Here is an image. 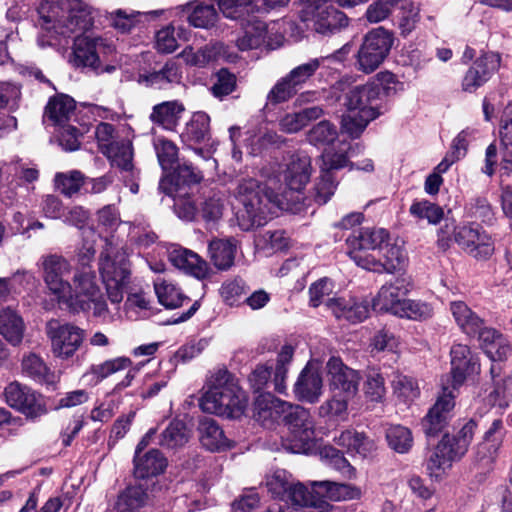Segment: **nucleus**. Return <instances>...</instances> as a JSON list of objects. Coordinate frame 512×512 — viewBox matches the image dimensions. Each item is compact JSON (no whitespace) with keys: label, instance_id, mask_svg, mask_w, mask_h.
I'll return each instance as SVG.
<instances>
[{"label":"nucleus","instance_id":"f257e3e1","mask_svg":"<svg viewBox=\"0 0 512 512\" xmlns=\"http://www.w3.org/2000/svg\"><path fill=\"white\" fill-rule=\"evenodd\" d=\"M312 174L310 157L294 152L283 157L282 163L268 176L266 184L255 179H244L238 185V196L243 208L237 212L241 230L250 231L262 226L280 205L279 194L283 185L292 191L305 188Z\"/></svg>","mask_w":512,"mask_h":512},{"label":"nucleus","instance_id":"f03ea898","mask_svg":"<svg viewBox=\"0 0 512 512\" xmlns=\"http://www.w3.org/2000/svg\"><path fill=\"white\" fill-rule=\"evenodd\" d=\"M38 14L45 29L65 37L87 31L94 22V9L83 0H44Z\"/></svg>","mask_w":512,"mask_h":512},{"label":"nucleus","instance_id":"7ed1b4c3","mask_svg":"<svg viewBox=\"0 0 512 512\" xmlns=\"http://www.w3.org/2000/svg\"><path fill=\"white\" fill-rule=\"evenodd\" d=\"M202 411L225 418H239L247 407V396L236 379L225 369L215 371L200 399Z\"/></svg>","mask_w":512,"mask_h":512},{"label":"nucleus","instance_id":"20e7f679","mask_svg":"<svg viewBox=\"0 0 512 512\" xmlns=\"http://www.w3.org/2000/svg\"><path fill=\"white\" fill-rule=\"evenodd\" d=\"M65 302L74 312L93 310L96 317L106 318L108 308L104 300L97 277L91 267L83 265L73 276L71 290Z\"/></svg>","mask_w":512,"mask_h":512},{"label":"nucleus","instance_id":"39448f33","mask_svg":"<svg viewBox=\"0 0 512 512\" xmlns=\"http://www.w3.org/2000/svg\"><path fill=\"white\" fill-rule=\"evenodd\" d=\"M99 272L109 300L112 304H120L131 274L126 251L107 242L99 257Z\"/></svg>","mask_w":512,"mask_h":512},{"label":"nucleus","instance_id":"423d86ee","mask_svg":"<svg viewBox=\"0 0 512 512\" xmlns=\"http://www.w3.org/2000/svg\"><path fill=\"white\" fill-rule=\"evenodd\" d=\"M302 20L308 29L317 34H335L348 25L346 15L337 9L331 0H304Z\"/></svg>","mask_w":512,"mask_h":512},{"label":"nucleus","instance_id":"0eeeda50","mask_svg":"<svg viewBox=\"0 0 512 512\" xmlns=\"http://www.w3.org/2000/svg\"><path fill=\"white\" fill-rule=\"evenodd\" d=\"M283 422L289 432L282 442L283 448L291 453L307 452L314 440V421L309 411L289 403Z\"/></svg>","mask_w":512,"mask_h":512},{"label":"nucleus","instance_id":"6e6552de","mask_svg":"<svg viewBox=\"0 0 512 512\" xmlns=\"http://www.w3.org/2000/svg\"><path fill=\"white\" fill-rule=\"evenodd\" d=\"M379 252L381 256L378 259L356 254L354 262L365 270L379 274H395L405 270L408 265L405 243L399 238H390Z\"/></svg>","mask_w":512,"mask_h":512},{"label":"nucleus","instance_id":"1a4fd4ad","mask_svg":"<svg viewBox=\"0 0 512 512\" xmlns=\"http://www.w3.org/2000/svg\"><path fill=\"white\" fill-rule=\"evenodd\" d=\"M393 45V35L383 27L369 31L357 54L358 69L364 73L374 72L388 56Z\"/></svg>","mask_w":512,"mask_h":512},{"label":"nucleus","instance_id":"9d476101","mask_svg":"<svg viewBox=\"0 0 512 512\" xmlns=\"http://www.w3.org/2000/svg\"><path fill=\"white\" fill-rule=\"evenodd\" d=\"M46 334L51 342L52 354L61 360L72 358L82 346L85 330L72 323L51 320L46 325Z\"/></svg>","mask_w":512,"mask_h":512},{"label":"nucleus","instance_id":"9b49d317","mask_svg":"<svg viewBox=\"0 0 512 512\" xmlns=\"http://www.w3.org/2000/svg\"><path fill=\"white\" fill-rule=\"evenodd\" d=\"M453 238L465 252L476 259H488L494 253V241L477 224L453 227Z\"/></svg>","mask_w":512,"mask_h":512},{"label":"nucleus","instance_id":"f8f14e48","mask_svg":"<svg viewBox=\"0 0 512 512\" xmlns=\"http://www.w3.org/2000/svg\"><path fill=\"white\" fill-rule=\"evenodd\" d=\"M411 289V283L403 275L384 283L372 299V308L380 313L397 316L403 311V304Z\"/></svg>","mask_w":512,"mask_h":512},{"label":"nucleus","instance_id":"ddd939ff","mask_svg":"<svg viewBox=\"0 0 512 512\" xmlns=\"http://www.w3.org/2000/svg\"><path fill=\"white\" fill-rule=\"evenodd\" d=\"M43 280L47 288L59 301L66 299L71 290V284L64 279L71 272L70 262L59 254H47L40 258Z\"/></svg>","mask_w":512,"mask_h":512},{"label":"nucleus","instance_id":"4468645a","mask_svg":"<svg viewBox=\"0 0 512 512\" xmlns=\"http://www.w3.org/2000/svg\"><path fill=\"white\" fill-rule=\"evenodd\" d=\"M455 397L452 389L443 388L422 420V427L427 436H436L449 425L454 416Z\"/></svg>","mask_w":512,"mask_h":512},{"label":"nucleus","instance_id":"2eb2a0df","mask_svg":"<svg viewBox=\"0 0 512 512\" xmlns=\"http://www.w3.org/2000/svg\"><path fill=\"white\" fill-rule=\"evenodd\" d=\"M4 396L10 407L28 417H38L46 412L41 396L17 381L6 386Z\"/></svg>","mask_w":512,"mask_h":512},{"label":"nucleus","instance_id":"dca6fc26","mask_svg":"<svg viewBox=\"0 0 512 512\" xmlns=\"http://www.w3.org/2000/svg\"><path fill=\"white\" fill-rule=\"evenodd\" d=\"M390 238L389 232L384 228H366L354 232L347 238L348 255L353 261L356 254L364 258L375 257L367 251L376 249L380 251Z\"/></svg>","mask_w":512,"mask_h":512},{"label":"nucleus","instance_id":"f3484780","mask_svg":"<svg viewBox=\"0 0 512 512\" xmlns=\"http://www.w3.org/2000/svg\"><path fill=\"white\" fill-rule=\"evenodd\" d=\"M326 367L331 389L338 390L347 397H353L357 393L360 376L356 370L345 365L338 357H331Z\"/></svg>","mask_w":512,"mask_h":512},{"label":"nucleus","instance_id":"a211bd4d","mask_svg":"<svg viewBox=\"0 0 512 512\" xmlns=\"http://www.w3.org/2000/svg\"><path fill=\"white\" fill-rule=\"evenodd\" d=\"M500 61V55L493 52L485 53L479 57L463 77V91L472 93L484 85L499 68Z\"/></svg>","mask_w":512,"mask_h":512},{"label":"nucleus","instance_id":"6ab92c4d","mask_svg":"<svg viewBox=\"0 0 512 512\" xmlns=\"http://www.w3.org/2000/svg\"><path fill=\"white\" fill-rule=\"evenodd\" d=\"M104 48L101 38L77 36L74 41L70 62L75 67L90 68L98 71L100 68V50Z\"/></svg>","mask_w":512,"mask_h":512},{"label":"nucleus","instance_id":"aec40b11","mask_svg":"<svg viewBox=\"0 0 512 512\" xmlns=\"http://www.w3.org/2000/svg\"><path fill=\"white\" fill-rule=\"evenodd\" d=\"M322 388L323 379L320 370L316 365L307 363L294 384L295 397L300 401L315 403L322 395Z\"/></svg>","mask_w":512,"mask_h":512},{"label":"nucleus","instance_id":"412c9836","mask_svg":"<svg viewBox=\"0 0 512 512\" xmlns=\"http://www.w3.org/2000/svg\"><path fill=\"white\" fill-rule=\"evenodd\" d=\"M326 306L337 319H344L351 323L362 322L369 315L367 301L351 296L329 298Z\"/></svg>","mask_w":512,"mask_h":512},{"label":"nucleus","instance_id":"4be33fe9","mask_svg":"<svg viewBox=\"0 0 512 512\" xmlns=\"http://www.w3.org/2000/svg\"><path fill=\"white\" fill-rule=\"evenodd\" d=\"M289 403L270 393L260 394L254 403V418L262 426L272 427L279 419L283 420Z\"/></svg>","mask_w":512,"mask_h":512},{"label":"nucleus","instance_id":"5701e85b","mask_svg":"<svg viewBox=\"0 0 512 512\" xmlns=\"http://www.w3.org/2000/svg\"><path fill=\"white\" fill-rule=\"evenodd\" d=\"M451 376L452 386L456 389L466 379V377L479 368L477 358H475L467 345L455 344L451 351Z\"/></svg>","mask_w":512,"mask_h":512},{"label":"nucleus","instance_id":"b1692460","mask_svg":"<svg viewBox=\"0 0 512 512\" xmlns=\"http://www.w3.org/2000/svg\"><path fill=\"white\" fill-rule=\"evenodd\" d=\"M243 34L236 40L237 47L242 51L260 47L266 39L267 27L257 14L239 21Z\"/></svg>","mask_w":512,"mask_h":512},{"label":"nucleus","instance_id":"393cba45","mask_svg":"<svg viewBox=\"0 0 512 512\" xmlns=\"http://www.w3.org/2000/svg\"><path fill=\"white\" fill-rule=\"evenodd\" d=\"M461 458L452 447L449 434H445L427 460V470L430 476L440 477L451 466V463Z\"/></svg>","mask_w":512,"mask_h":512},{"label":"nucleus","instance_id":"a878e982","mask_svg":"<svg viewBox=\"0 0 512 512\" xmlns=\"http://www.w3.org/2000/svg\"><path fill=\"white\" fill-rule=\"evenodd\" d=\"M314 492L331 501H347L359 499L362 491L352 484L337 483L332 481H313L310 483Z\"/></svg>","mask_w":512,"mask_h":512},{"label":"nucleus","instance_id":"bb28decb","mask_svg":"<svg viewBox=\"0 0 512 512\" xmlns=\"http://www.w3.org/2000/svg\"><path fill=\"white\" fill-rule=\"evenodd\" d=\"M238 250V242L234 238L213 239L208 246L210 260L218 270L230 269Z\"/></svg>","mask_w":512,"mask_h":512},{"label":"nucleus","instance_id":"cd10ccee","mask_svg":"<svg viewBox=\"0 0 512 512\" xmlns=\"http://www.w3.org/2000/svg\"><path fill=\"white\" fill-rule=\"evenodd\" d=\"M284 500L305 507L306 509L302 512H334L331 505L320 501L302 483H292Z\"/></svg>","mask_w":512,"mask_h":512},{"label":"nucleus","instance_id":"c85d7f7f","mask_svg":"<svg viewBox=\"0 0 512 512\" xmlns=\"http://www.w3.org/2000/svg\"><path fill=\"white\" fill-rule=\"evenodd\" d=\"M450 312L460 330L468 336H476V333L485 325L484 319L464 301H452Z\"/></svg>","mask_w":512,"mask_h":512},{"label":"nucleus","instance_id":"c756f323","mask_svg":"<svg viewBox=\"0 0 512 512\" xmlns=\"http://www.w3.org/2000/svg\"><path fill=\"white\" fill-rule=\"evenodd\" d=\"M25 324L17 311L10 307L0 310V334L13 346L21 344L24 336Z\"/></svg>","mask_w":512,"mask_h":512},{"label":"nucleus","instance_id":"7c9ffc66","mask_svg":"<svg viewBox=\"0 0 512 512\" xmlns=\"http://www.w3.org/2000/svg\"><path fill=\"white\" fill-rule=\"evenodd\" d=\"M185 111L184 105L177 100L166 101L153 107L150 119L166 130L173 131Z\"/></svg>","mask_w":512,"mask_h":512},{"label":"nucleus","instance_id":"2f4dec72","mask_svg":"<svg viewBox=\"0 0 512 512\" xmlns=\"http://www.w3.org/2000/svg\"><path fill=\"white\" fill-rule=\"evenodd\" d=\"M167 460L157 449H151L143 455L134 457V474L137 478L157 476L164 472Z\"/></svg>","mask_w":512,"mask_h":512},{"label":"nucleus","instance_id":"473e14b6","mask_svg":"<svg viewBox=\"0 0 512 512\" xmlns=\"http://www.w3.org/2000/svg\"><path fill=\"white\" fill-rule=\"evenodd\" d=\"M170 259L175 267L182 269L199 279L205 278L208 275V263L191 250H174L170 254Z\"/></svg>","mask_w":512,"mask_h":512},{"label":"nucleus","instance_id":"72a5a7b5","mask_svg":"<svg viewBox=\"0 0 512 512\" xmlns=\"http://www.w3.org/2000/svg\"><path fill=\"white\" fill-rule=\"evenodd\" d=\"M149 502L150 497L141 485L128 486L119 492L114 509L117 512H138Z\"/></svg>","mask_w":512,"mask_h":512},{"label":"nucleus","instance_id":"f704fd0d","mask_svg":"<svg viewBox=\"0 0 512 512\" xmlns=\"http://www.w3.org/2000/svg\"><path fill=\"white\" fill-rule=\"evenodd\" d=\"M378 95L379 90L373 84L355 86L347 92L344 105L347 108V112H351V110L362 112L364 109H375L372 103L378 98Z\"/></svg>","mask_w":512,"mask_h":512},{"label":"nucleus","instance_id":"c9c22d12","mask_svg":"<svg viewBox=\"0 0 512 512\" xmlns=\"http://www.w3.org/2000/svg\"><path fill=\"white\" fill-rule=\"evenodd\" d=\"M200 441L209 451H220L230 447V441L218 423L211 418H205L200 422Z\"/></svg>","mask_w":512,"mask_h":512},{"label":"nucleus","instance_id":"e433bc0d","mask_svg":"<svg viewBox=\"0 0 512 512\" xmlns=\"http://www.w3.org/2000/svg\"><path fill=\"white\" fill-rule=\"evenodd\" d=\"M505 429L501 419H495L485 432L483 440L477 446V455L480 459L492 460L497 455L503 439Z\"/></svg>","mask_w":512,"mask_h":512},{"label":"nucleus","instance_id":"4c0bfd02","mask_svg":"<svg viewBox=\"0 0 512 512\" xmlns=\"http://www.w3.org/2000/svg\"><path fill=\"white\" fill-rule=\"evenodd\" d=\"M74 114L75 101L67 95L50 99L45 110V116L58 127L69 125Z\"/></svg>","mask_w":512,"mask_h":512},{"label":"nucleus","instance_id":"58836bf2","mask_svg":"<svg viewBox=\"0 0 512 512\" xmlns=\"http://www.w3.org/2000/svg\"><path fill=\"white\" fill-rule=\"evenodd\" d=\"M182 78L181 68L175 61H168L159 70L149 74L140 75V82L150 87L164 89L170 84L180 83Z\"/></svg>","mask_w":512,"mask_h":512},{"label":"nucleus","instance_id":"ea45409f","mask_svg":"<svg viewBox=\"0 0 512 512\" xmlns=\"http://www.w3.org/2000/svg\"><path fill=\"white\" fill-rule=\"evenodd\" d=\"M334 440L338 446L346 448L347 452L359 454L363 457H366L375 449L372 440L363 433L354 430L342 431Z\"/></svg>","mask_w":512,"mask_h":512},{"label":"nucleus","instance_id":"a19ab883","mask_svg":"<svg viewBox=\"0 0 512 512\" xmlns=\"http://www.w3.org/2000/svg\"><path fill=\"white\" fill-rule=\"evenodd\" d=\"M217 4L225 18L238 22L261 10L256 0H217Z\"/></svg>","mask_w":512,"mask_h":512},{"label":"nucleus","instance_id":"79ce46f5","mask_svg":"<svg viewBox=\"0 0 512 512\" xmlns=\"http://www.w3.org/2000/svg\"><path fill=\"white\" fill-rule=\"evenodd\" d=\"M161 13L162 11L160 10L139 12L127 9H117L110 12L109 18L114 28L122 32H127L135 27L138 23L148 20L150 17H156Z\"/></svg>","mask_w":512,"mask_h":512},{"label":"nucleus","instance_id":"37998d69","mask_svg":"<svg viewBox=\"0 0 512 512\" xmlns=\"http://www.w3.org/2000/svg\"><path fill=\"white\" fill-rule=\"evenodd\" d=\"M22 371L28 377L39 383L52 385L56 382L54 372H52L44 360L35 353H29L24 356L22 360Z\"/></svg>","mask_w":512,"mask_h":512},{"label":"nucleus","instance_id":"c03bdc74","mask_svg":"<svg viewBox=\"0 0 512 512\" xmlns=\"http://www.w3.org/2000/svg\"><path fill=\"white\" fill-rule=\"evenodd\" d=\"M378 116L376 109H364L362 112L351 110L342 116L341 128L352 138L359 137L368 123Z\"/></svg>","mask_w":512,"mask_h":512},{"label":"nucleus","instance_id":"a18cd8bd","mask_svg":"<svg viewBox=\"0 0 512 512\" xmlns=\"http://www.w3.org/2000/svg\"><path fill=\"white\" fill-rule=\"evenodd\" d=\"M392 392L395 398L404 404H409L416 400L420 395V389L417 381L400 372H394L391 381Z\"/></svg>","mask_w":512,"mask_h":512},{"label":"nucleus","instance_id":"49530a36","mask_svg":"<svg viewBox=\"0 0 512 512\" xmlns=\"http://www.w3.org/2000/svg\"><path fill=\"white\" fill-rule=\"evenodd\" d=\"M87 177L79 170L58 172L54 176V186L61 194L72 197L86 183Z\"/></svg>","mask_w":512,"mask_h":512},{"label":"nucleus","instance_id":"de8ad7c7","mask_svg":"<svg viewBox=\"0 0 512 512\" xmlns=\"http://www.w3.org/2000/svg\"><path fill=\"white\" fill-rule=\"evenodd\" d=\"M210 132V118L204 112H196L186 124L182 137L193 143H202L208 139Z\"/></svg>","mask_w":512,"mask_h":512},{"label":"nucleus","instance_id":"09e8293b","mask_svg":"<svg viewBox=\"0 0 512 512\" xmlns=\"http://www.w3.org/2000/svg\"><path fill=\"white\" fill-rule=\"evenodd\" d=\"M154 289L159 302L169 309L178 308L188 300V297L176 285L166 280L156 281Z\"/></svg>","mask_w":512,"mask_h":512},{"label":"nucleus","instance_id":"8fccbe9b","mask_svg":"<svg viewBox=\"0 0 512 512\" xmlns=\"http://www.w3.org/2000/svg\"><path fill=\"white\" fill-rule=\"evenodd\" d=\"M225 206L224 194L219 191H212L201 204V217L206 223H216L222 218Z\"/></svg>","mask_w":512,"mask_h":512},{"label":"nucleus","instance_id":"3c124183","mask_svg":"<svg viewBox=\"0 0 512 512\" xmlns=\"http://www.w3.org/2000/svg\"><path fill=\"white\" fill-rule=\"evenodd\" d=\"M189 439V431L180 420L172 421L160 436L159 444L168 449L185 445Z\"/></svg>","mask_w":512,"mask_h":512},{"label":"nucleus","instance_id":"603ef678","mask_svg":"<svg viewBox=\"0 0 512 512\" xmlns=\"http://www.w3.org/2000/svg\"><path fill=\"white\" fill-rule=\"evenodd\" d=\"M320 457L324 463L331 468L339 471L348 479L355 478V468L348 462L343 454L332 446H324L320 450Z\"/></svg>","mask_w":512,"mask_h":512},{"label":"nucleus","instance_id":"864d4df0","mask_svg":"<svg viewBox=\"0 0 512 512\" xmlns=\"http://www.w3.org/2000/svg\"><path fill=\"white\" fill-rule=\"evenodd\" d=\"M389 447L397 453H407L413 446L411 431L402 425H393L386 430Z\"/></svg>","mask_w":512,"mask_h":512},{"label":"nucleus","instance_id":"5fc2aeb1","mask_svg":"<svg viewBox=\"0 0 512 512\" xmlns=\"http://www.w3.org/2000/svg\"><path fill=\"white\" fill-rule=\"evenodd\" d=\"M105 154L111 159L113 165L126 172L132 171L133 152L128 141L108 144Z\"/></svg>","mask_w":512,"mask_h":512},{"label":"nucleus","instance_id":"6e6d98bb","mask_svg":"<svg viewBox=\"0 0 512 512\" xmlns=\"http://www.w3.org/2000/svg\"><path fill=\"white\" fill-rule=\"evenodd\" d=\"M364 393L373 402H382L386 395L385 378L379 369L370 368L367 370Z\"/></svg>","mask_w":512,"mask_h":512},{"label":"nucleus","instance_id":"4d7b16f0","mask_svg":"<svg viewBox=\"0 0 512 512\" xmlns=\"http://www.w3.org/2000/svg\"><path fill=\"white\" fill-rule=\"evenodd\" d=\"M132 366V361L128 357L120 356L105 360L99 364L92 365L89 373L97 380L101 381L110 375L125 370Z\"/></svg>","mask_w":512,"mask_h":512},{"label":"nucleus","instance_id":"13d9d810","mask_svg":"<svg viewBox=\"0 0 512 512\" xmlns=\"http://www.w3.org/2000/svg\"><path fill=\"white\" fill-rule=\"evenodd\" d=\"M257 245L268 253L282 251L289 245V238L286 232L281 229L266 230L258 235Z\"/></svg>","mask_w":512,"mask_h":512},{"label":"nucleus","instance_id":"bf43d9fd","mask_svg":"<svg viewBox=\"0 0 512 512\" xmlns=\"http://www.w3.org/2000/svg\"><path fill=\"white\" fill-rule=\"evenodd\" d=\"M511 379H499L492 383L487 391L486 401L492 407L505 409L509 406L512 399V392L509 389Z\"/></svg>","mask_w":512,"mask_h":512},{"label":"nucleus","instance_id":"052dcab7","mask_svg":"<svg viewBox=\"0 0 512 512\" xmlns=\"http://www.w3.org/2000/svg\"><path fill=\"white\" fill-rule=\"evenodd\" d=\"M409 212L415 218L426 219L432 225L438 224L444 217L442 207L428 200L414 202L410 206Z\"/></svg>","mask_w":512,"mask_h":512},{"label":"nucleus","instance_id":"680f3d73","mask_svg":"<svg viewBox=\"0 0 512 512\" xmlns=\"http://www.w3.org/2000/svg\"><path fill=\"white\" fill-rule=\"evenodd\" d=\"M337 185L333 173L321 169V174L314 185V201L320 205L326 204L334 195Z\"/></svg>","mask_w":512,"mask_h":512},{"label":"nucleus","instance_id":"e2e57ef3","mask_svg":"<svg viewBox=\"0 0 512 512\" xmlns=\"http://www.w3.org/2000/svg\"><path fill=\"white\" fill-rule=\"evenodd\" d=\"M154 148L161 168L164 171L174 168L178 159V148L170 140L159 137L154 141Z\"/></svg>","mask_w":512,"mask_h":512},{"label":"nucleus","instance_id":"0e129e2a","mask_svg":"<svg viewBox=\"0 0 512 512\" xmlns=\"http://www.w3.org/2000/svg\"><path fill=\"white\" fill-rule=\"evenodd\" d=\"M218 20V13L213 4L200 3L196 5L190 15L188 21L197 28H210Z\"/></svg>","mask_w":512,"mask_h":512},{"label":"nucleus","instance_id":"69168bd1","mask_svg":"<svg viewBox=\"0 0 512 512\" xmlns=\"http://www.w3.org/2000/svg\"><path fill=\"white\" fill-rule=\"evenodd\" d=\"M324 59H311L307 63L293 68L286 77L292 83V86L299 90L316 73Z\"/></svg>","mask_w":512,"mask_h":512},{"label":"nucleus","instance_id":"338daca9","mask_svg":"<svg viewBox=\"0 0 512 512\" xmlns=\"http://www.w3.org/2000/svg\"><path fill=\"white\" fill-rule=\"evenodd\" d=\"M338 137L336 127L329 121L323 120L313 126L308 132V140L315 146L332 144Z\"/></svg>","mask_w":512,"mask_h":512},{"label":"nucleus","instance_id":"774afa93","mask_svg":"<svg viewBox=\"0 0 512 512\" xmlns=\"http://www.w3.org/2000/svg\"><path fill=\"white\" fill-rule=\"evenodd\" d=\"M500 141L504 150L503 160L512 162V106L509 105L504 111L500 126Z\"/></svg>","mask_w":512,"mask_h":512}]
</instances>
